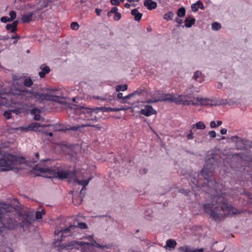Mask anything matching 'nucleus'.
<instances>
[{
  "label": "nucleus",
  "instance_id": "obj_4",
  "mask_svg": "<svg viewBox=\"0 0 252 252\" xmlns=\"http://www.w3.org/2000/svg\"><path fill=\"white\" fill-rule=\"evenodd\" d=\"M32 97H33V92L27 89H14L6 93L0 90V103L4 106H11L12 104H21Z\"/></svg>",
  "mask_w": 252,
  "mask_h": 252
},
{
  "label": "nucleus",
  "instance_id": "obj_27",
  "mask_svg": "<svg viewBox=\"0 0 252 252\" xmlns=\"http://www.w3.org/2000/svg\"><path fill=\"white\" fill-rule=\"evenodd\" d=\"M166 100L165 99V94H164L163 96H162L161 97H159L158 98H154V99H150L146 101L147 103H156L158 101H165Z\"/></svg>",
  "mask_w": 252,
  "mask_h": 252
},
{
  "label": "nucleus",
  "instance_id": "obj_22",
  "mask_svg": "<svg viewBox=\"0 0 252 252\" xmlns=\"http://www.w3.org/2000/svg\"><path fill=\"white\" fill-rule=\"evenodd\" d=\"M89 247L90 246H94L98 248H106L107 249H110L111 247L110 245H100L96 243V242L94 239L92 240L91 243H90Z\"/></svg>",
  "mask_w": 252,
  "mask_h": 252
},
{
  "label": "nucleus",
  "instance_id": "obj_10",
  "mask_svg": "<svg viewBox=\"0 0 252 252\" xmlns=\"http://www.w3.org/2000/svg\"><path fill=\"white\" fill-rule=\"evenodd\" d=\"M90 245V243L88 242L72 241L70 242H68V243L64 244L63 247L67 250H72L73 249L79 250V248L78 247V246L83 247V248H81V251L83 252L86 250H89Z\"/></svg>",
  "mask_w": 252,
  "mask_h": 252
},
{
  "label": "nucleus",
  "instance_id": "obj_56",
  "mask_svg": "<svg viewBox=\"0 0 252 252\" xmlns=\"http://www.w3.org/2000/svg\"><path fill=\"white\" fill-rule=\"evenodd\" d=\"M187 138L188 139H189V140L193 139V138H194L193 133H189L187 135Z\"/></svg>",
  "mask_w": 252,
  "mask_h": 252
},
{
  "label": "nucleus",
  "instance_id": "obj_63",
  "mask_svg": "<svg viewBox=\"0 0 252 252\" xmlns=\"http://www.w3.org/2000/svg\"><path fill=\"white\" fill-rule=\"evenodd\" d=\"M43 132L45 133L47 135H49L50 137L53 136V133L51 132H46V131H43Z\"/></svg>",
  "mask_w": 252,
  "mask_h": 252
},
{
  "label": "nucleus",
  "instance_id": "obj_45",
  "mask_svg": "<svg viewBox=\"0 0 252 252\" xmlns=\"http://www.w3.org/2000/svg\"><path fill=\"white\" fill-rule=\"evenodd\" d=\"M11 112L16 115H18L22 112V109L18 108L13 109L11 110Z\"/></svg>",
  "mask_w": 252,
  "mask_h": 252
},
{
  "label": "nucleus",
  "instance_id": "obj_9",
  "mask_svg": "<svg viewBox=\"0 0 252 252\" xmlns=\"http://www.w3.org/2000/svg\"><path fill=\"white\" fill-rule=\"evenodd\" d=\"M220 104L221 103L216 102L214 99L203 97L201 96L193 97V106H216Z\"/></svg>",
  "mask_w": 252,
  "mask_h": 252
},
{
  "label": "nucleus",
  "instance_id": "obj_59",
  "mask_svg": "<svg viewBox=\"0 0 252 252\" xmlns=\"http://www.w3.org/2000/svg\"><path fill=\"white\" fill-rule=\"evenodd\" d=\"M11 38H12V39H19V38H20V36L18 34H15L12 35L11 37Z\"/></svg>",
  "mask_w": 252,
  "mask_h": 252
},
{
  "label": "nucleus",
  "instance_id": "obj_53",
  "mask_svg": "<svg viewBox=\"0 0 252 252\" xmlns=\"http://www.w3.org/2000/svg\"><path fill=\"white\" fill-rule=\"evenodd\" d=\"M210 127L212 128H215L217 127V125L215 121H212L210 122Z\"/></svg>",
  "mask_w": 252,
  "mask_h": 252
},
{
  "label": "nucleus",
  "instance_id": "obj_17",
  "mask_svg": "<svg viewBox=\"0 0 252 252\" xmlns=\"http://www.w3.org/2000/svg\"><path fill=\"white\" fill-rule=\"evenodd\" d=\"M19 23L18 20L14 21L11 24H8L5 27L7 30H10L11 33H14L17 31V26Z\"/></svg>",
  "mask_w": 252,
  "mask_h": 252
},
{
  "label": "nucleus",
  "instance_id": "obj_33",
  "mask_svg": "<svg viewBox=\"0 0 252 252\" xmlns=\"http://www.w3.org/2000/svg\"><path fill=\"white\" fill-rule=\"evenodd\" d=\"M116 92L125 91L127 89V86L126 84L118 85L115 87Z\"/></svg>",
  "mask_w": 252,
  "mask_h": 252
},
{
  "label": "nucleus",
  "instance_id": "obj_34",
  "mask_svg": "<svg viewBox=\"0 0 252 252\" xmlns=\"http://www.w3.org/2000/svg\"><path fill=\"white\" fill-rule=\"evenodd\" d=\"M221 104H228L229 105H233L237 103V101L234 99H225L223 102H218Z\"/></svg>",
  "mask_w": 252,
  "mask_h": 252
},
{
  "label": "nucleus",
  "instance_id": "obj_5",
  "mask_svg": "<svg viewBox=\"0 0 252 252\" xmlns=\"http://www.w3.org/2000/svg\"><path fill=\"white\" fill-rule=\"evenodd\" d=\"M18 211H16V219H18V224L20 225L21 227L24 228L29 226L32 221H34L35 220H38L42 218V216L45 214V211L44 209L41 211H36L35 214L33 212H29L26 215H22Z\"/></svg>",
  "mask_w": 252,
  "mask_h": 252
},
{
  "label": "nucleus",
  "instance_id": "obj_6",
  "mask_svg": "<svg viewBox=\"0 0 252 252\" xmlns=\"http://www.w3.org/2000/svg\"><path fill=\"white\" fill-rule=\"evenodd\" d=\"M87 225L85 222L78 223V225H70L68 227L61 230L56 229L55 231V238L57 241L61 242L63 240L64 237L72 235V231H76V229L80 228L81 229H86Z\"/></svg>",
  "mask_w": 252,
  "mask_h": 252
},
{
  "label": "nucleus",
  "instance_id": "obj_15",
  "mask_svg": "<svg viewBox=\"0 0 252 252\" xmlns=\"http://www.w3.org/2000/svg\"><path fill=\"white\" fill-rule=\"evenodd\" d=\"M140 113L145 116L149 117L156 114V111L150 105H146L144 108L141 109Z\"/></svg>",
  "mask_w": 252,
  "mask_h": 252
},
{
  "label": "nucleus",
  "instance_id": "obj_35",
  "mask_svg": "<svg viewBox=\"0 0 252 252\" xmlns=\"http://www.w3.org/2000/svg\"><path fill=\"white\" fill-rule=\"evenodd\" d=\"M186 14V9L184 7H182L180 8L177 11V15L179 17H183Z\"/></svg>",
  "mask_w": 252,
  "mask_h": 252
},
{
  "label": "nucleus",
  "instance_id": "obj_13",
  "mask_svg": "<svg viewBox=\"0 0 252 252\" xmlns=\"http://www.w3.org/2000/svg\"><path fill=\"white\" fill-rule=\"evenodd\" d=\"M96 110L103 112H111V108L106 107H97L95 109H93L90 108L81 107H80V111L81 112V113H83L84 114H86L88 115L86 117V118H87L89 117V116L90 115L92 112Z\"/></svg>",
  "mask_w": 252,
  "mask_h": 252
},
{
  "label": "nucleus",
  "instance_id": "obj_47",
  "mask_svg": "<svg viewBox=\"0 0 252 252\" xmlns=\"http://www.w3.org/2000/svg\"><path fill=\"white\" fill-rule=\"evenodd\" d=\"M208 135L211 138H215L216 137V133L214 130H211L209 131Z\"/></svg>",
  "mask_w": 252,
  "mask_h": 252
},
{
  "label": "nucleus",
  "instance_id": "obj_42",
  "mask_svg": "<svg viewBox=\"0 0 252 252\" xmlns=\"http://www.w3.org/2000/svg\"><path fill=\"white\" fill-rule=\"evenodd\" d=\"M11 110L10 111H5L3 116L6 119H10L11 118Z\"/></svg>",
  "mask_w": 252,
  "mask_h": 252
},
{
  "label": "nucleus",
  "instance_id": "obj_2",
  "mask_svg": "<svg viewBox=\"0 0 252 252\" xmlns=\"http://www.w3.org/2000/svg\"><path fill=\"white\" fill-rule=\"evenodd\" d=\"M35 170V174L47 178H58L59 179H68L70 181L77 182L79 185L83 186L80 193L83 194V191L86 189V186L88 185L92 179L89 177L87 180H79L76 176L75 171L68 170L62 167H58L56 169H52L48 167L39 168Z\"/></svg>",
  "mask_w": 252,
  "mask_h": 252
},
{
  "label": "nucleus",
  "instance_id": "obj_51",
  "mask_svg": "<svg viewBox=\"0 0 252 252\" xmlns=\"http://www.w3.org/2000/svg\"><path fill=\"white\" fill-rule=\"evenodd\" d=\"M132 97H133V95H131V94H129L128 95L124 97V98H123V100L128 99ZM122 102L123 103H126V101L123 100L122 101Z\"/></svg>",
  "mask_w": 252,
  "mask_h": 252
},
{
  "label": "nucleus",
  "instance_id": "obj_49",
  "mask_svg": "<svg viewBox=\"0 0 252 252\" xmlns=\"http://www.w3.org/2000/svg\"><path fill=\"white\" fill-rule=\"evenodd\" d=\"M179 192H181L182 193L185 194L186 195H188L190 191L189 190H187V189H180L179 190Z\"/></svg>",
  "mask_w": 252,
  "mask_h": 252
},
{
  "label": "nucleus",
  "instance_id": "obj_30",
  "mask_svg": "<svg viewBox=\"0 0 252 252\" xmlns=\"http://www.w3.org/2000/svg\"><path fill=\"white\" fill-rule=\"evenodd\" d=\"M145 88H138L131 93V95H133V96L136 95L140 96L144 92H145Z\"/></svg>",
  "mask_w": 252,
  "mask_h": 252
},
{
  "label": "nucleus",
  "instance_id": "obj_25",
  "mask_svg": "<svg viewBox=\"0 0 252 252\" xmlns=\"http://www.w3.org/2000/svg\"><path fill=\"white\" fill-rule=\"evenodd\" d=\"M192 129L196 128L197 129H204L206 126L203 122L199 121L195 124H193L191 126Z\"/></svg>",
  "mask_w": 252,
  "mask_h": 252
},
{
  "label": "nucleus",
  "instance_id": "obj_19",
  "mask_svg": "<svg viewBox=\"0 0 252 252\" xmlns=\"http://www.w3.org/2000/svg\"><path fill=\"white\" fill-rule=\"evenodd\" d=\"M191 9L193 12H196L198 10V9H204V7L203 3L200 0H198L194 3L191 5Z\"/></svg>",
  "mask_w": 252,
  "mask_h": 252
},
{
  "label": "nucleus",
  "instance_id": "obj_36",
  "mask_svg": "<svg viewBox=\"0 0 252 252\" xmlns=\"http://www.w3.org/2000/svg\"><path fill=\"white\" fill-rule=\"evenodd\" d=\"M221 28L220 24L218 22H214L212 25V29L214 31H218Z\"/></svg>",
  "mask_w": 252,
  "mask_h": 252
},
{
  "label": "nucleus",
  "instance_id": "obj_21",
  "mask_svg": "<svg viewBox=\"0 0 252 252\" xmlns=\"http://www.w3.org/2000/svg\"><path fill=\"white\" fill-rule=\"evenodd\" d=\"M131 14L134 16V20L139 21L141 19L142 14L139 12L137 9H133L131 10Z\"/></svg>",
  "mask_w": 252,
  "mask_h": 252
},
{
  "label": "nucleus",
  "instance_id": "obj_50",
  "mask_svg": "<svg viewBox=\"0 0 252 252\" xmlns=\"http://www.w3.org/2000/svg\"><path fill=\"white\" fill-rule=\"evenodd\" d=\"M111 3L114 5H119L120 4V1L119 0H111Z\"/></svg>",
  "mask_w": 252,
  "mask_h": 252
},
{
  "label": "nucleus",
  "instance_id": "obj_44",
  "mask_svg": "<svg viewBox=\"0 0 252 252\" xmlns=\"http://www.w3.org/2000/svg\"><path fill=\"white\" fill-rule=\"evenodd\" d=\"M188 252H204V250L203 249H191L190 247H189V250Z\"/></svg>",
  "mask_w": 252,
  "mask_h": 252
},
{
  "label": "nucleus",
  "instance_id": "obj_11",
  "mask_svg": "<svg viewBox=\"0 0 252 252\" xmlns=\"http://www.w3.org/2000/svg\"><path fill=\"white\" fill-rule=\"evenodd\" d=\"M52 126L53 129L55 130H57V126L52 125H40V123L37 122H34L30 124L27 127H18L15 128L17 130H20L21 131H28L30 130L40 131V130L37 129L39 127H49Z\"/></svg>",
  "mask_w": 252,
  "mask_h": 252
},
{
  "label": "nucleus",
  "instance_id": "obj_43",
  "mask_svg": "<svg viewBox=\"0 0 252 252\" xmlns=\"http://www.w3.org/2000/svg\"><path fill=\"white\" fill-rule=\"evenodd\" d=\"M0 21L2 23H6L7 22H11V20H10V18L8 17H6V16H3V17H2L1 18H0Z\"/></svg>",
  "mask_w": 252,
  "mask_h": 252
},
{
  "label": "nucleus",
  "instance_id": "obj_58",
  "mask_svg": "<svg viewBox=\"0 0 252 252\" xmlns=\"http://www.w3.org/2000/svg\"><path fill=\"white\" fill-rule=\"evenodd\" d=\"M220 132L221 134H225L227 132V129L226 128H222L220 129Z\"/></svg>",
  "mask_w": 252,
  "mask_h": 252
},
{
  "label": "nucleus",
  "instance_id": "obj_55",
  "mask_svg": "<svg viewBox=\"0 0 252 252\" xmlns=\"http://www.w3.org/2000/svg\"><path fill=\"white\" fill-rule=\"evenodd\" d=\"M175 21L178 24V25H179L178 26H180L183 23V20L178 18L176 19Z\"/></svg>",
  "mask_w": 252,
  "mask_h": 252
},
{
  "label": "nucleus",
  "instance_id": "obj_7",
  "mask_svg": "<svg viewBox=\"0 0 252 252\" xmlns=\"http://www.w3.org/2000/svg\"><path fill=\"white\" fill-rule=\"evenodd\" d=\"M22 160L21 158L12 155L0 159V172L12 170L15 165L21 163Z\"/></svg>",
  "mask_w": 252,
  "mask_h": 252
},
{
  "label": "nucleus",
  "instance_id": "obj_3",
  "mask_svg": "<svg viewBox=\"0 0 252 252\" xmlns=\"http://www.w3.org/2000/svg\"><path fill=\"white\" fill-rule=\"evenodd\" d=\"M20 207L18 205L0 202V233L7 230H13L18 225L16 220V211Z\"/></svg>",
  "mask_w": 252,
  "mask_h": 252
},
{
  "label": "nucleus",
  "instance_id": "obj_62",
  "mask_svg": "<svg viewBox=\"0 0 252 252\" xmlns=\"http://www.w3.org/2000/svg\"><path fill=\"white\" fill-rule=\"evenodd\" d=\"M86 238L87 239H88V240H89L91 242L93 240H94L93 236L92 235H89V236H87Z\"/></svg>",
  "mask_w": 252,
  "mask_h": 252
},
{
  "label": "nucleus",
  "instance_id": "obj_37",
  "mask_svg": "<svg viewBox=\"0 0 252 252\" xmlns=\"http://www.w3.org/2000/svg\"><path fill=\"white\" fill-rule=\"evenodd\" d=\"M70 27L73 30L76 31L79 29V25L77 22H73L71 23Z\"/></svg>",
  "mask_w": 252,
  "mask_h": 252
},
{
  "label": "nucleus",
  "instance_id": "obj_16",
  "mask_svg": "<svg viewBox=\"0 0 252 252\" xmlns=\"http://www.w3.org/2000/svg\"><path fill=\"white\" fill-rule=\"evenodd\" d=\"M40 69L41 71L39 72L38 74L39 76L42 78L45 77V75L49 73L50 71L49 67L45 64L41 65L40 66Z\"/></svg>",
  "mask_w": 252,
  "mask_h": 252
},
{
  "label": "nucleus",
  "instance_id": "obj_61",
  "mask_svg": "<svg viewBox=\"0 0 252 252\" xmlns=\"http://www.w3.org/2000/svg\"><path fill=\"white\" fill-rule=\"evenodd\" d=\"M117 97L119 99H123V98H124L123 96V94L122 93H118L117 94Z\"/></svg>",
  "mask_w": 252,
  "mask_h": 252
},
{
  "label": "nucleus",
  "instance_id": "obj_12",
  "mask_svg": "<svg viewBox=\"0 0 252 252\" xmlns=\"http://www.w3.org/2000/svg\"><path fill=\"white\" fill-rule=\"evenodd\" d=\"M232 139H237L236 142V147L238 150H244L251 146V142L247 139H242L237 136H233Z\"/></svg>",
  "mask_w": 252,
  "mask_h": 252
},
{
  "label": "nucleus",
  "instance_id": "obj_14",
  "mask_svg": "<svg viewBox=\"0 0 252 252\" xmlns=\"http://www.w3.org/2000/svg\"><path fill=\"white\" fill-rule=\"evenodd\" d=\"M33 97L40 100H54L57 101L58 96L53 95L49 93H41L33 92Z\"/></svg>",
  "mask_w": 252,
  "mask_h": 252
},
{
  "label": "nucleus",
  "instance_id": "obj_48",
  "mask_svg": "<svg viewBox=\"0 0 252 252\" xmlns=\"http://www.w3.org/2000/svg\"><path fill=\"white\" fill-rule=\"evenodd\" d=\"M125 109L123 107L121 108H111V112H118L121 110H124Z\"/></svg>",
  "mask_w": 252,
  "mask_h": 252
},
{
  "label": "nucleus",
  "instance_id": "obj_54",
  "mask_svg": "<svg viewBox=\"0 0 252 252\" xmlns=\"http://www.w3.org/2000/svg\"><path fill=\"white\" fill-rule=\"evenodd\" d=\"M41 116L40 114H35L34 116V119L36 121H39L40 120Z\"/></svg>",
  "mask_w": 252,
  "mask_h": 252
},
{
  "label": "nucleus",
  "instance_id": "obj_18",
  "mask_svg": "<svg viewBox=\"0 0 252 252\" xmlns=\"http://www.w3.org/2000/svg\"><path fill=\"white\" fill-rule=\"evenodd\" d=\"M144 5L150 10L155 9L157 7V2L152 0H146L144 2Z\"/></svg>",
  "mask_w": 252,
  "mask_h": 252
},
{
  "label": "nucleus",
  "instance_id": "obj_38",
  "mask_svg": "<svg viewBox=\"0 0 252 252\" xmlns=\"http://www.w3.org/2000/svg\"><path fill=\"white\" fill-rule=\"evenodd\" d=\"M9 16L10 17L9 18H10V20H11V21H12L16 17V12L13 10L10 11L9 12Z\"/></svg>",
  "mask_w": 252,
  "mask_h": 252
},
{
  "label": "nucleus",
  "instance_id": "obj_20",
  "mask_svg": "<svg viewBox=\"0 0 252 252\" xmlns=\"http://www.w3.org/2000/svg\"><path fill=\"white\" fill-rule=\"evenodd\" d=\"M34 14H35V12H31L27 14L23 15L21 18L22 21L23 23H29L32 20Z\"/></svg>",
  "mask_w": 252,
  "mask_h": 252
},
{
  "label": "nucleus",
  "instance_id": "obj_32",
  "mask_svg": "<svg viewBox=\"0 0 252 252\" xmlns=\"http://www.w3.org/2000/svg\"><path fill=\"white\" fill-rule=\"evenodd\" d=\"M51 1V0H43L40 1L39 2L40 7L38 8L37 10H41L42 8L46 7L48 3Z\"/></svg>",
  "mask_w": 252,
  "mask_h": 252
},
{
  "label": "nucleus",
  "instance_id": "obj_41",
  "mask_svg": "<svg viewBox=\"0 0 252 252\" xmlns=\"http://www.w3.org/2000/svg\"><path fill=\"white\" fill-rule=\"evenodd\" d=\"M80 127H82V125H75L74 126H70L69 128H68V129L71 130H73V131H77L79 130V129Z\"/></svg>",
  "mask_w": 252,
  "mask_h": 252
},
{
  "label": "nucleus",
  "instance_id": "obj_23",
  "mask_svg": "<svg viewBox=\"0 0 252 252\" xmlns=\"http://www.w3.org/2000/svg\"><path fill=\"white\" fill-rule=\"evenodd\" d=\"M177 245V242L175 240L173 239H168L166 241V245L164 248L167 249L168 248L169 249H174Z\"/></svg>",
  "mask_w": 252,
  "mask_h": 252
},
{
  "label": "nucleus",
  "instance_id": "obj_60",
  "mask_svg": "<svg viewBox=\"0 0 252 252\" xmlns=\"http://www.w3.org/2000/svg\"><path fill=\"white\" fill-rule=\"evenodd\" d=\"M93 97L94 99H100V100H103V101H104V100H105L104 97H101V96H94Z\"/></svg>",
  "mask_w": 252,
  "mask_h": 252
},
{
  "label": "nucleus",
  "instance_id": "obj_1",
  "mask_svg": "<svg viewBox=\"0 0 252 252\" xmlns=\"http://www.w3.org/2000/svg\"><path fill=\"white\" fill-rule=\"evenodd\" d=\"M217 164V161L213 156L208 158L201 172V174L206 180L205 184L208 187V189H205L206 186H203V190L213 196L211 202L203 205L204 212L212 220L219 223L226 217L239 214L242 211L228 203L227 200L222 195L221 184L217 183L213 179L209 180V174L213 171Z\"/></svg>",
  "mask_w": 252,
  "mask_h": 252
},
{
  "label": "nucleus",
  "instance_id": "obj_52",
  "mask_svg": "<svg viewBox=\"0 0 252 252\" xmlns=\"http://www.w3.org/2000/svg\"><path fill=\"white\" fill-rule=\"evenodd\" d=\"M118 8L117 7H113L110 11V13H116L118 12Z\"/></svg>",
  "mask_w": 252,
  "mask_h": 252
},
{
  "label": "nucleus",
  "instance_id": "obj_28",
  "mask_svg": "<svg viewBox=\"0 0 252 252\" xmlns=\"http://www.w3.org/2000/svg\"><path fill=\"white\" fill-rule=\"evenodd\" d=\"M174 16V13L172 11H170V12L165 14L163 15V18L165 20L169 21V20H171L173 19Z\"/></svg>",
  "mask_w": 252,
  "mask_h": 252
},
{
  "label": "nucleus",
  "instance_id": "obj_40",
  "mask_svg": "<svg viewBox=\"0 0 252 252\" xmlns=\"http://www.w3.org/2000/svg\"><path fill=\"white\" fill-rule=\"evenodd\" d=\"M88 126L95 127L98 129H101V127L98 125H91L90 124H86L82 125V127H88Z\"/></svg>",
  "mask_w": 252,
  "mask_h": 252
},
{
  "label": "nucleus",
  "instance_id": "obj_8",
  "mask_svg": "<svg viewBox=\"0 0 252 252\" xmlns=\"http://www.w3.org/2000/svg\"><path fill=\"white\" fill-rule=\"evenodd\" d=\"M166 100L175 102L177 104L193 106V97L189 95H174L165 94Z\"/></svg>",
  "mask_w": 252,
  "mask_h": 252
},
{
  "label": "nucleus",
  "instance_id": "obj_46",
  "mask_svg": "<svg viewBox=\"0 0 252 252\" xmlns=\"http://www.w3.org/2000/svg\"><path fill=\"white\" fill-rule=\"evenodd\" d=\"M121 14L120 13L117 12L115 14L114 17V20L118 21L121 19Z\"/></svg>",
  "mask_w": 252,
  "mask_h": 252
},
{
  "label": "nucleus",
  "instance_id": "obj_24",
  "mask_svg": "<svg viewBox=\"0 0 252 252\" xmlns=\"http://www.w3.org/2000/svg\"><path fill=\"white\" fill-rule=\"evenodd\" d=\"M186 23L185 26L187 28H190L193 25L195 24V19L194 18L191 17H188L185 20Z\"/></svg>",
  "mask_w": 252,
  "mask_h": 252
},
{
  "label": "nucleus",
  "instance_id": "obj_57",
  "mask_svg": "<svg viewBox=\"0 0 252 252\" xmlns=\"http://www.w3.org/2000/svg\"><path fill=\"white\" fill-rule=\"evenodd\" d=\"M95 11V13H96V15L97 16H100L101 12V9H99V8H96Z\"/></svg>",
  "mask_w": 252,
  "mask_h": 252
},
{
  "label": "nucleus",
  "instance_id": "obj_29",
  "mask_svg": "<svg viewBox=\"0 0 252 252\" xmlns=\"http://www.w3.org/2000/svg\"><path fill=\"white\" fill-rule=\"evenodd\" d=\"M24 85L27 87H30L33 84V82L30 78H25L23 79Z\"/></svg>",
  "mask_w": 252,
  "mask_h": 252
},
{
  "label": "nucleus",
  "instance_id": "obj_39",
  "mask_svg": "<svg viewBox=\"0 0 252 252\" xmlns=\"http://www.w3.org/2000/svg\"><path fill=\"white\" fill-rule=\"evenodd\" d=\"M189 247L187 245L182 246L179 248V251L180 252H188V251L189 250Z\"/></svg>",
  "mask_w": 252,
  "mask_h": 252
},
{
  "label": "nucleus",
  "instance_id": "obj_64",
  "mask_svg": "<svg viewBox=\"0 0 252 252\" xmlns=\"http://www.w3.org/2000/svg\"><path fill=\"white\" fill-rule=\"evenodd\" d=\"M244 193H245L247 196H248V197L252 200V195L249 193L247 192H244Z\"/></svg>",
  "mask_w": 252,
  "mask_h": 252
},
{
  "label": "nucleus",
  "instance_id": "obj_31",
  "mask_svg": "<svg viewBox=\"0 0 252 252\" xmlns=\"http://www.w3.org/2000/svg\"><path fill=\"white\" fill-rule=\"evenodd\" d=\"M83 201L82 197L81 196H73L72 198V202L75 205H80Z\"/></svg>",
  "mask_w": 252,
  "mask_h": 252
},
{
  "label": "nucleus",
  "instance_id": "obj_26",
  "mask_svg": "<svg viewBox=\"0 0 252 252\" xmlns=\"http://www.w3.org/2000/svg\"><path fill=\"white\" fill-rule=\"evenodd\" d=\"M202 75V72L200 71L197 70L194 73V75L192 77V78L195 81L201 82L203 81Z\"/></svg>",
  "mask_w": 252,
  "mask_h": 252
}]
</instances>
